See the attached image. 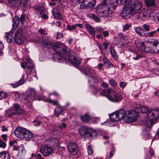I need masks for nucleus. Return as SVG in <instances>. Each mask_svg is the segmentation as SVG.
<instances>
[{
    "label": "nucleus",
    "mask_w": 159,
    "mask_h": 159,
    "mask_svg": "<svg viewBox=\"0 0 159 159\" xmlns=\"http://www.w3.org/2000/svg\"><path fill=\"white\" fill-rule=\"evenodd\" d=\"M136 13L137 19H140L143 20H145L147 17L151 18L152 14L153 15L152 11L151 10L146 8Z\"/></svg>",
    "instance_id": "0eeeda50"
},
{
    "label": "nucleus",
    "mask_w": 159,
    "mask_h": 159,
    "mask_svg": "<svg viewBox=\"0 0 159 159\" xmlns=\"http://www.w3.org/2000/svg\"><path fill=\"white\" fill-rule=\"evenodd\" d=\"M101 85L104 88H108L109 87V85L107 83L105 82H103L101 83Z\"/></svg>",
    "instance_id": "774afa93"
},
{
    "label": "nucleus",
    "mask_w": 159,
    "mask_h": 159,
    "mask_svg": "<svg viewBox=\"0 0 159 159\" xmlns=\"http://www.w3.org/2000/svg\"><path fill=\"white\" fill-rule=\"evenodd\" d=\"M6 143L2 140L0 139V147L4 148L6 147Z\"/></svg>",
    "instance_id": "680f3d73"
},
{
    "label": "nucleus",
    "mask_w": 159,
    "mask_h": 159,
    "mask_svg": "<svg viewBox=\"0 0 159 159\" xmlns=\"http://www.w3.org/2000/svg\"><path fill=\"white\" fill-rule=\"evenodd\" d=\"M26 153L24 146L21 144L20 146L19 151L14 155L16 159H23Z\"/></svg>",
    "instance_id": "f3484780"
},
{
    "label": "nucleus",
    "mask_w": 159,
    "mask_h": 159,
    "mask_svg": "<svg viewBox=\"0 0 159 159\" xmlns=\"http://www.w3.org/2000/svg\"><path fill=\"white\" fill-rule=\"evenodd\" d=\"M13 33L12 32H10L9 34L7 35L6 39L7 42L9 43H11L13 39L12 37Z\"/></svg>",
    "instance_id": "49530a36"
},
{
    "label": "nucleus",
    "mask_w": 159,
    "mask_h": 159,
    "mask_svg": "<svg viewBox=\"0 0 159 159\" xmlns=\"http://www.w3.org/2000/svg\"><path fill=\"white\" fill-rule=\"evenodd\" d=\"M103 61L106 66L109 68L113 67V65L106 57H104L103 59Z\"/></svg>",
    "instance_id": "72a5a7b5"
},
{
    "label": "nucleus",
    "mask_w": 159,
    "mask_h": 159,
    "mask_svg": "<svg viewBox=\"0 0 159 159\" xmlns=\"http://www.w3.org/2000/svg\"><path fill=\"white\" fill-rule=\"evenodd\" d=\"M46 101L48 102V103L52 104L53 105L57 106H59V104L58 102L57 101L54 100H52L50 98L46 100Z\"/></svg>",
    "instance_id": "a18cd8bd"
},
{
    "label": "nucleus",
    "mask_w": 159,
    "mask_h": 159,
    "mask_svg": "<svg viewBox=\"0 0 159 159\" xmlns=\"http://www.w3.org/2000/svg\"><path fill=\"white\" fill-rule=\"evenodd\" d=\"M109 117L111 122H116L117 121L120 120L116 112L111 114L109 116Z\"/></svg>",
    "instance_id": "f704fd0d"
},
{
    "label": "nucleus",
    "mask_w": 159,
    "mask_h": 159,
    "mask_svg": "<svg viewBox=\"0 0 159 159\" xmlns=\"http://www.w3.org/2000/svg\"><path fill=\"white\" fill-rule=\"evenodd\" d=\"M26 130V129L24 128L18 127L15 130L14 134L17 137L22 139Z\"/></svg>",
    "instance_id": "6ab92c4d"
},
{
    "label": "nucleus",
    "mask_w": 159,
    "mask_h": 159,
    "mask_svg": "<svg viewBox=\"0 0 159 159\" xmlns=\"http://www.w3.org/2000/svg\"><path fill=\"white\" fill-rule=\"evenodd\" d=\"M80 70L89 77L88 78L89 83L93 84L97 82V77L94 71L91 70L89 66H87L86 67L81 68Z\"/></svg>",
    "instance_id": "f03ea898"
},
{
    "label": "nucleus",
    "mask_w": 159,
    "mask_h": 159,
    "mask_svg": "<svg viewBox=\"0 0 159 159\" xmlns=\"http://www.w3.org/2000/svg\"><path fill=\"white\" fill-rule=\"evenodd\" d=\"M9 3L15 7H18L19 0H8Z\"/></svg>",
    "instance_id": "c03bdc74"
},
{
    "label": "nucleus",
    "mask_w": 159,
    "mask_h": 159,
    "mask_svg": "<svg viewBox=\"0 0 159 159\" xmlns=\"http://www.w3.org/2000/svg\"><path fill=\"white\" fill-rule=\"evenodd\" d=\"M154 152L153 149L152 148H150L148 152L149 155H148V156L147 157V159H149L151 158L152 156L154 155Z\"/></svg>",
    "instance_id": "4d7b16f0"
},
{
    "label": "nucleus",
    "mask_w": 159,
    "mask_h": 159,
    "mask_svg": "<svg viewBox=\"0 0 159 159\" xmlns=\"http://www.w3.org/2000/svg\"><path fill=\"white\" fill-rule=\"evenodd\" d=\"M29 0H20L18 2V7L22 6L25 8H28L29 7L28 2Z\"/></svg>",
    "instance_id": "473e14b6"
},
{
    "label": "nucleus",
    "mask_w": 159,
    "mask_h": 159,
    "mask_svg": "<svg viewBox=\"0 0 159 159\" xmlns=\"http://www.w3.org/2000/svg\"><path fill=\"white\" fill-rule=\"evenodd\" d=\"M91 17L92 19L97 22H99L101 20L100 18L94 14H92Z\"/></svg>",
    "instance_id": "13d9d810"
},
{
    "label": "nucleus",
    "mask_w": 159,
    "mask_h": 159,
    "mask_svg": "<svg viewBox=\"0 0 159 159\" xmlns=\"http://www.w3.org/2000/svg\"><path fill=\"white\" fill-rule=\"evenodd\" d=\"M87 152L89 155H91L93 153V151L90 145L87 148Z\"/></svg>",
    "instance_id": "0e129e2a"
},
{
    "label": "nucleus",
    "mask_w": 159,
    "mask_h": 159,
    "mask_svg": "<svg viewBox=\"0 0 159 159\" xmlns=\"http://www.w3.org/2000/svg\"><path fill=\"white\" fill-rule=\"evenodd\" d=\"M134 30L136 33L138 35L142 37H145L146 33L145 30L142 27L139 26L136 27L134 28Z\"/></svg>",
    "instance_id": "5701e85b"
},
{
    "label": "nucleus",
    "mask_w": 159,
    "mask_h": 159,
    "mask_svg": "<svg viewBox=\"0 0 159 159\" xmlns=\"http://www.w3.org/2000/svg\"><path fill=\"white\" fill-rule=\"evenodd\" d=\"M69 152L74 155L78 152V148L76 144L74 143H70L68 147Z\"/></svg>",
    "instance_id": "aec40b11"
},
{
    "label": "nucleus",
    "mask_w": 159,
    "mask_h": 159,
    "mask_svg": "<svg viewBox=\"0 0 159 159\" xmlns=\"http://www.w3.org/2000/svg\"><path fill=\"white\" fill-rule=\"evenodd\" d=\"M63 111V109L60 107L58 106L54 109V114L57 116L58 117L62 113Z\"/></svg>",
    "instance_id": "c9c22d12"
},
{
    "label": "nucleus",
    "mask_w": 159,
    "mask_h": 159,
    "mask_svg": "<svg viewBox=\"0 0 159 159\" xmlns=\"http://www.w3.org/2000/svg\"><path fill=\"white\" fill-rule=\"evenodd\" d=\"M126 83L123 81H121L119 85L121 88H124L126 85Z\"/></svg>",
    "instance_id": "338daca9"
},
{
    "label": "nucleus",
    "mask_w": 159,
    "mask_h": 159,
    "mask_svg": "<svg viewBox=\"0 0 159 159\" xmlns=\"http://www.w3.org/2000/svg\"><path fill=\"white\" fill-rule=\"evenodd\" d=\"M39 151L43 156L48 157L53 153L54 150L52 147L45 145L40 147Z\"/></svg>",
    "instance_id": "9d476101"
},
{
    "label": "nucleus",
    "mask_w": 159,
    "mask_h": 159,
    "mask_svg": "<svg viewBox=\"0 0 159 159\" xmlns=\"http://www.w3.org/2000/svg\"><path fill=\"white\" fill-rule=\"evenodd\" d=\"M116 112L120 120L124 119L126 115V112L124 109H121L117 111Z\"/></svg>",
    "instance_id": "cd10ccee"
},
{
    "label": "nucleus",
    "mask_w": 159,
    "mask_h": 159,
    "mask_svg": "<svg viewBox=\"0 0 159 159\" xmlns=\"http://www.w3.org/2000/svg\"><path fill=\"white\" fill-rule=\"evenodd\" d=\"M96 30L97 33L102 34V33L104 29L101 26H98L96 27Z\"/></svg>",
    "instance_id": "5fc2aeb1"
},
{
    "label": "nucleus",
    "mask_w": 159,
    "mask_h": 159,
    "mask_svg": "<svg viewBox=\"0 0 159 159\" xmlns=\"http://www.w3.org/2000/svg\"><path fill=\"white\" fill-rule=\"evenodd\" d=\"M80 118L82 121L84 123L87 122L91 120V117L87 114L81 116Z\"/></svg>",
    "instance_id": "e433bc0d"
},
{
    "label": "nucleus",
    "mask_w": 159,
    "mask_h": 159,
    "mask_svg": "<svg viewBox=\"0 0 159 159\" xmlns=\"http://www.w3.org/2000/svg\"><path fill=\"white\" fill-rule=\"evenodd\" d=\"M25 60L21 64V67L24 69L26 67L28 68L32 69L34 67V64L32 60L28 57H24Z\"/></svg>",
    "instance_id": "2eb2a0df"
},
{
    "label": "nucleus",
    "mask_w": 159,
    "mask_h": 159,
    "mask_svg": "<svg viewBox=\"0 0 159 159\" xmlns=\"http://www.w3.org/2000/svg\"><path fill=\"white\" fill-rule=\"evenodd\" d=\"M131 9L129 6V7L125 6L121 13V16L125 19L130 17L131 14H134V11Z\"/></svg>",
    "instance_id": "f8f14e48"
},
{
    "label": "nucleus",
    "mask_w": 159,
    "mask_h": 159,
    "mask_svg": "<svg viewBox=\"0 0 159 159\" xmlns=\"http://www.w3.org/2000/svg\"><path fill=\"white\" fill-rule=\"evenodd\" d=\"M95 0H83L81 4L82 8H89L93 7L96 4Z\"/></svg>",
    "instance_id": "4468645a"
},
{
    "label": "nucleus",
    "mask_w": 159,
    "mask_h": 159,
    "mask_svg": "<svg viewBox=\"0 0 159 159\" xmlns=\"http://www.w3.org/2000/svg\"><path fill=\"white\" fill-rule=\"evenodd\" d=\"M152 14L151 17L152 19H153L154 22L157 23L159 22V11L158 13H156L154 15L153 12L152 11Z\"/></svg>",
    "instance_id": "ea45409f"
},
{
    "label": "nucleus",
    "mask_w": 159,
    "mask_h": 159,
    "mask_svg": "<svg viewBox=\"0 0 159 159\" xmlns=\"http://www.w3.org/2000/svg\"><path fill=\"white\" fill-rule=\"evenodd\" d=\"M34 100H31L30 98H28L27 96L24 98L23 101L25 103H26L27 105H30L31 104V101Z\"/></svg>",
    "instance_id": "864d4df0"
},
{
    "label": "nucleus",
    "mask_w": 159,
    "mask_h": 159,
    "mask_svg": "<svg viewBox=\"0 0 159 159\" xmlns=\"http://www.w3.org/2000/svg\"><path fill=\"white\" fill-rule=\"evenodd\" d=\"M63 34L61 33L57 32L56 36V39H60L63 37Z\"/></svg>",
    "instance_id": "e2e57ef3"
},
{
    "label": "nucleus",
    "mask_w": 159,
    "mask_h": 159,
    "mask_svg": "<svg viewBox=\"0 0 159 159\" xmlns=\"http://www.w3.org/2000/svg\"><path fill=\"white\" fill-rule=\"evenodd\" d=\"M49 141L51 146L58 147L60 145V141L57 138L49 139Z\"/></svg>",
    "instance_id": "c85d7f7f"
},
{
    "label": "nucleus",
    "mask_w": 159,
    "mask_h": 159,
    "mask_svg": "<svg viewBox=\"0 0 159 159\" xmlns=\"http://www.w3.org/2000/svg\"><path fill=\"white\" fill-rule=\"evenodd\" d=\"M143 29L145 30V31L148 32L150 30V25L146 23L143 25Z\"/></svg>",
    "instance_id": "6e6d98bb"
},
{
    "label": "nucleus",
    "mask_w": 159,
    "mask_h": 159,
    "mask_svg": "<svg viewBox=\"0 0 159 159\" xmlns=\"http://www.w3.org/2000/svg\"><path fill=\"white\" fill-rule=\"evenodd\" d=\"M25 82V80L23 79H20L18 82L12 84L14 88H16L23 84Z\"/></svg>",
    "instance_id": "37998d69"
},
{
    "label": "nucleus",
    "mask_w": 159,
    "mask_h": 159,
    "mask_svg": "<svg viewBox=\"0 0 159 159\" xmlns=\"http://www.w3.org/2000/svg\"><path fill=\"white\" fill-rule=\"evenodd\" d=\"M109 84L114 88L116 87L117 86V83L115 80L112 78H110L108 80Z\"/></svg>",
    "instance_id": "09e8293b"
},
{
    "label": "nucleus",
    "mask_w": 159,
    "mask_h": 159,
    "mask_svg": "<svg viewBox=\"0 0 159 159\" xmlns=\"http://www.w3.org/2000/svg\"><path fill=\"white\" fill-rule=\"evenodd\" d=\"M85 26L86 30L90 34L93 36L94 37H95V30L94 28L91 25L89 24H85Z\"/></svg>",
    "instance_id": "b1692460"
},
{
    "label": "nucleus",
    "mask_w": 159,
    "mask_h": 159,
    "mask_svg": "<svg viewBox=\"0 0 159 159\" xmlns=\"http://www.w3.org/2000/svg\"><path fill=\"white\" fill-rule=\"evenodd\" d=\"M33 137V134L30 132L26 130L24 134L23 139H25L27 141H29Z\"/></svg>",
    "instance_id": "bb28decb"
},
{
    "label": "nucleus",
    "mask_w": 159,
    "mask_h": 159,
    "mask_svg": "<svg viewBox=\"0 0 159 159\" xmlns=\"http://www.w3.org/2000/svg\"><path fill=\"white\" fill-rule=\"evenodd\" d=\"M9 98V95L8 93L0 91V100L2 98L7 99Z\"/></svg>",
    "instance_id": "8fccbe9b"
},
{
    "label": "nucleus",
    "mask_w": 159,
    "mask_h": 159,
    "mask_svg": "<svg viewBox=\"0 0 159 159\" xmlns=\"http://www.w3.org/2000/svg\"><path fill=\"white\" fill-rule=\"evenodd\" d=\"M26 92L27 96L30 98L31 100H35L37 99V94L34 89L30 88Z\"/></svg>",
    "instance_id": "412c9836"
},
{
    "label": "nucleus",
    "mask_w": 159,
    "mask_h": 159,
    "mask_svg": "<svg viewBox=\"0 0 159 159\" xmlns=\"http://www.w3.org/2000/svg\"><path fill=\"white\" fill-rule=\"evenodd\" d=\"M110 88L107 89H104L101 90L100 91V94L102 96H106L108 98V95L109 94L110 91Z\"/></svg>",
    "instance_id": "58836bf2"
},
{
    "label": "nucleus",
    "mask_w": 159,
    "mask_h": 159,
    "mask_svg": "<svg viewBox=\"0 0 159 159\" xmlns=\"http://www.w3.org/2000/svg\"><path fill=\"white\" fill-rule=\"evenodd\" d=\"M75 53L73 50L68 52L67 53V56L68 60L71 63L77 68H78L81 64L82 59L78 57L75 56Z\"/></svg>",
    "instance_id": "7ed1b4c3"
},
{
    "label": "nucleus",
    "mask_w": 159,
    "mask_h": 159,
    "mask_svg": "<svg viewBox=\"0 0 159 159\" xmlns=\"http://www.w3.org/2000/svg\"><path fill=\"white\" fill-rule=\"evenodd\" d=\"M12 109H13L15 114H20L22 113L23 112L22 109L17 104H14L13 106L12 107Z\"/></svg>",
    "instance_id": "393cba45"
},
{
    "label": "nucleus",
    "mask_w": 159,
    "mask_h": 159,
    "mask_svg": "<svg viewBox=\"0 0 159 159\" xmlns=\"http://www.w3.org/2000/svg\"><path fill=\"white\" fill-rule=\"evenodd\" d=\"M142 5L141 2L137 1H134L133 3L130 4L129 6L134 14L138 12L139 10L142 8Z\"/></svg>",
    "instance_id": "dca6fc26"
},
{
    "label": "nucleus",
    "mask_w": 159,
    "mask_h": 159,
    "mask_svg": "<svg viewBox=\"0 0 159 159\" xmlns=\"http://www.w3.org/2000/svg\"><path fill=\"white\" fill-rule=\"evenodd\" d=\"M34 8L39 13H41L44 9L43 4V3H38L35 5Z\"/></svg>",
    "instance_id": "c756f323"
},
{
    "label": "nucleus",
    "mask_w": 159,
    "mask_h": 159,
    "mask_svg": "<svg viewBox=\"0 0 159 159\" xmlns=\"http://www.w3.org/2000/svg\"><path fill=\"white\" fill-rule=\"evenodd\" d=\"M19 149H20V146L18 147L17 145H14L13 147L12 153L13 155H15L16 153L19 152Z\"/></svg>",
    "instance_id": "de8ad7c7"
},
{
    "label": "nucleus",
    "mask_w": 159,
    "mask_h": 159,
    "mask_svg": "<svg viewBox=\"0 0 159 159\" xmlns=\"http://www.w3.org/2000/svg\"><path fill=\"white\" fill-rule=\"evenodd\" d=\"M131 26L129 24H126L123 27V31L125 32L126 30H128L131 27Z\"/></svg>",
    "instance_id": "bf43d9fd"
},
{
    "label": "nucleus",
    "mask_w": 159,
    "mask_h": 159,
    "mask_svg": "<svg viewBox=\"0 0 159 159\" xmlns=\"http://www.w3.org/2000/svg\"><path fill=\"white\" fill-rule=\"evenodd\" d=\"M67 47L64 44L59 43H55L53 48L57 53L65 54L66 53Z\"/></svg>",
    "instance_id": "1a4fd4ad"
},
{
    "label": "nucleus",
    "mask_w": 159,
    "mask_h": 159,
    "mask_svg": "<svg viewBox=\"0 0 159 159\" xmlns=\"http://www.w3.org/2000/svg\"><path fill=\"white\" fill-rule=\"evenodd\" d=\"M20 22V18L18 16H16L14 17L13 20L12 25L16 27L18 26Z\"/></svg>",
    "instance_id": "a19ab883"
},
{
    "label": "nucleus",
    "mask_w": 159,
    "mask_h": 159,
    "mask_svg": "<svg viewBox=\"0 0 159 159\" xmlns=\"http://www.w3.org/2000/svg\"><path fill=\"white\" fill-rule=\"evenodd\" d=\"M136 111L129 110L128 111L127 115L126 117V122H131L136 121L137 117V114Z\"/></svg>",
    "instance_id": "ddd939ff"
},
{
    "label": "nucleus",
    "mask_w": 159,
    "mask_h": 159,
    "mask_svg": "<svg viewBox=\"0 0 159 159\" xmlns=\"http://www.w3.org/2000/svg\"><path fill=\"white\" fill-rule=\"evenodd\" d=\"M157 32V30L153 31H151L149 32H148L146 34L145 37H153L154 35L156 34Z\"/></svg>",
    "instance_id": "3c124183"
},
{
    "label": "nucleus",
    "mask_w": 159,
    "mask_h": 159,
    "mask_svg": "<svg viewBox=\"0 0 159 159\" xmlns=\"http://www.w3.org/2000/svg\"><path fill=\"white\" fill-rule=\"evenodd\" d=\"M78 132L81 137L84 138H89L92 137L93 134L96 133L95 130L87 126L81 127L79 129Z\"/></svg>",
    "instance_id": "20e7f679"
},
{
    "label": "nucleus",
    "mask_w": 159,
    "mask_h": 159,
    "mask_svg": "<svg viewBox=\"0 0 159 159\" xmlns=\"http://www.w3.org/2000/svg\"><path fill=\"white\" fill-rule=\"evenodd\" d=\"M150 42L152 45L153 49H150L148 47H145L144 45L143 47L144 51L151 54L159 52V41L155 39H152Z\"/></svg>",
    "instance_id": "423d86ee"
},
{
    "label": "nucleus",
    "mask_w": 159,
    "mask_h": 159,
    "mask_svg": "<svg viewBox=\"0 0 159 159\" xmlns=\"http://www.w3.org/2000/svg\"><path fill=\"white\" fill-rule=\"evenodd\" d=\"M118 4V0H104L102 3L96 9V12L100 17L109 16Z\"/></svg>",
    "instance_id": "f257e3e1"
},
{
    "label": "nucleus",
    "mask_w": 159,
    "mask_h": 159,
    "mask_svg": "<svg viewBox=\"0 0 159 159\" xmlns=\"http://www.w3.org/2000/svg\"><path fill=\"white\" fill-rule=\"evenodd\" d=\"M135 110L137 112H140L142 113H146L149 110L148 107L145 106H141L140 105L136 106Z\"/></svg>",
    "instance_id": "a878e982"
},
{
    "label": "nucleus",
    "mask_w": 159,
    "mask_h": 159,
    "mask_svg": "<svg viewBox=\"0 0 159 159\" xmlns=\"http://www.w3.org/2000/svg\"><path fill=\"white\" fill-rule=\"evenodd\" d=\"M107 98L111 102H116L121 101L122 99V97L114 89H111Z\"/></svg>",
    "instance_id": "6e6552de"
},
{
    "label": "nucleus",
    "mask_w": 159,
    "mask_h": 159,
    "mask_svg": "<svg viewBox=\"0 0 159 159\" xmlns=\"http://www.w3.org/2000/svg\"><path fill=\"white\" fill-rule=\"evenodd\" d=\"M145 5L148 7L155 6L156 4L155 0H145Z\"/></svg>",
    "instance_id": "4c0bfd02"
},
{
    "label": "nucleus",
    "mask_w": 159,
    "mask_h": 159,
    "mask_svg": "<svg viewBox=\"0 0 159 159\" xmlns=\"http://www.w3.org/2000/svg\"><path fill=\"white\" fill-rule=\"evenodd\" d=\"M11 156L9 152L6 151L0 152V159H10Z\"/></svg>",
    "instance_id": "7c9ffc66"
},
{
    "label": "nucleus",
    "mask_w": 159,
    "mask_h": 159,
    "mask_svg": "<svg viewBox=\"0 0 159 159\" xmlns=\"http://www.w3.org/2000/svg\"><path fill=\"white\" fill-rule=\"evenodd\" d=\"M67 28L68 30L70 31L73 30L75 29V28H76L75 25H68L67 26Z\"/></svg>",
    "instance_id": "052dcab7"
},
{
    "label": "nucleus",
    "mask_w": 159,
    "mask_h": 159,
    "mask_svg": "<svg viewBox=\"0 0 159 159\" xmlns=\"http://www.w3.org/2000/svg\"><path fill=\"white\" fill-rule=\"evenodd\" d=\"M67 125L64 123H62L61 125H59V129H65L66 128Z\"/></svg>",
    "instance_id": "69168bd1"
},
{
    "label": "nucleus",
    "mask_w": 159,
    "mask_h": 159,
    "mask_svg": "<svg viewBox=\"0 0 159 159\" xmlns=\"http://www.w3.org/2000/svg\"><path fill=\"white\" fill-rule=\"evenodd\" d=\"M148 119L147 124L148 125L149 122L151 123L152 121L156 120L159 118V108L151 109L149 110L147 114Z\"/></svg>",
    "instance_id": "39448f33"
},
{
    "label": "nucleus",
    "mask_w": 159,
    "mask_h": 159,
    "mask_svg": "<svg viewBox=\"0 0 159 159\" xmlns=\"http://www.w3.org/2000/svg\"><path fill=\"white\" fill-rule=\"evenodd\" d=\"M52 13L54 18L57 20H61L63 18L62 14L57 8H54L52 10Z\"/></svg>",
    "instance_id": "4be33fe9"
},
{
    "label": "nucleus",
    "mask_w": 159,
    "mask_h": 159,
    "mask_svg": "<svg viewBox=\"0 0 159 159\" xmlns=\"http://www.w3.org/2000/svg\"><path fill=\"white\" fill-rule=\"evenodd\" d=\"M42 41L43 45L46 48H51L52 46V44L51 39L48 36L43 37Z\"/></svg>",
    "instance_id": "a211bd4d"
},
{
    "label": "nucleus",
    "mask_w": 159,
    "mask_h": 159,
    "mask_svg": "<svg viewBox=\"0 0 159 159\" xmlns=\"http://www.w3.org/2000/svg\"><path fill=\"white\" fill-rule=\"evenodd\" d=\"M109 49L111 56L112 58L115 61H117L118 60V56L116 54L115 50L111 46L110 47Z\"/></svg>",
    "instance_id": "2f4dec72"
},
{
    "label": "nucleus",
    "mask_w": 159,
    "mask_h": 159,
    "mask_svg": "<svg viewBox=\"0 0 159 159\" xmlns=\"http://www.w3.org/2000/svg\"><path fill=\"white\" fill-rule=\"evenodd\" d=\"M42 118L40 116H37L35 120L33 121L34 123V125L36 126L40 125L41 123L40 120L42 119Z\"/></svg>",
    "instance_id": "79ce46f5"
},
{
    "label": "nucleus",
    "mask_w": 159,
    "mask_h": 159,
    "mask_svg": "<svg viewBox=\"0 0 159 159\" xmlns=\"http://www.w3.org/2000/svg\"><path fill=\"white\" fill-rule=\"evenodd\" d=\"M23 30L19 29L16 32L13 37L15 42L18 44H21L23 43L24 36Z\"/></svg>",
    "instance_id": "9b49d317"
},
{
    "label": "nucleus",
    "mask_w": 159,
    "mask_h": 159,
    "mask_svg": "<svg viewBox=\"0 0 159 159\" xmlns=\"http://www.w3.org/2000/svg\"><path fill=\"white\" fill-rule=\"evenodd\" d=\"M5 112L6 115L8 117L12 116L13 115H15L14 112L12 108L7 110Z\"/></svg>",
    "instance_id": "603ef678"
}]
</instances>
